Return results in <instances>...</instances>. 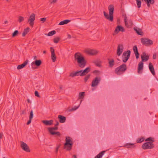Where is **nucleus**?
Instances as JSON below:
<instances>
[{
  "label": "nucleus",
  "mask_w": 158,
  "mask_h": 158,
  "mask_svg": "<svg viewBox=\"0 0 158 158\" xmlns=\"http://www.w3.org/2000/svg\"><path fill=\"white\" fill-rule=\"evenodd\" d=\"M75 60L77 61L78 66L81 68L85 67L86 61L84 56L80 52H77L74 54Z\"/></svg>",
  "instance_id": "f257e3e1"
},
{
  "label": "nucleus",
  "mask_w": 158,
  "mask_h": 158,
  "mask_svg": "<svg viewBox=\"0 0 158 158\" xmlns=\"http://www.w3.org/2000/svg\"><path fill=\"white\" fill-rule=\"evenodd\" d=\"M109 11V15L104 11L103 13L106 19L110 22H112L113 20V14L114 9V6L113 5L111 4L108 7Z\"/></svg>",
  "instance_id": "f03ea898"
},
{
  "label": "nucleus",
  "mask_w": 158,
  "mask_h": 158,
  "mask_svg": "<svg viewBox=\"0 0 158 158\" xmlns=\"http://www.w3.org/2000/svg\"><path fill=\"white\" fill-rule=\"evenodd\" d=\"M127 67L125 64H123L119 67L116 68L115 70V73L118 75L122 74L127 70Z\"/></svg>",
  "instance_id": "7ed1b4c3"
},
{
  "label": "nucleus",
  "mask_w": 158,
  "mask_h": 158,
  "mask_svg": "<svg viewBox=\"0 0 158 158\" xmlns=\"http://www.w3.org/2000/svg\"><path fill=\"white\" fill-rule=\"evenodd\" d=\"M73 143L69 137H66L65 143L64 144V148L67 151L70 150L72 147Z\"/></svg>",
  "instance_id": "20e7f679"
},
{
  "label": "nucleus",
  "mask_w": 158,
  "mask_h": 158,
  "mask_svg": "<svg viewBox=\"0 0 158 158\" xmlns=\"http://www.w3.org/2000/svg\"><path fill=\"white\" fill-rule=\"evenodd\" d=\"M140 40L141 43L143 45L147 46H149L152 45L153 44L152 40L146 38H141Z\"/></svg>",
  "instance_id": "39448f33"
},
{
  "label": "nucleus",
  "mask_w": 158,
  "mask_h": 158,
  "mask_svg": "<svg viewBox=\"0 0 158 158\" xmlns=\"http://www.w3.org/2000/svg\"><path fill=\"white\" fill-rule=\"evenodd\" d=\"M154 147V144L152 142L145 143L142 146V148L143 149H151L153 148Z\"/></svg>",
  "instance_id": "423d86ee"
},
{
  "label": "nucleus",
  "mask_w": 158,
  "mask_h": 158,
  "mask_svg": "<svg viewBox=\"0 0 158 158\" xmlns=\"http://www.w3.org/2000/svg\"><path fill=\"white\" fill-rule=\"evenodd\" d=\"M35 19V15L34 13H32L30 16L29 18L28 19V22L30 25L33 27L34 24V21Z\"/></svg>",
  "instance_id": "0eeeda50"
},
{
  "label": "nucleus",
  "mask_w": 158,
  "mask_h": 158,
  "mask_svg": "<svg viewBox=\"0 0 158 158\" xmlns=\"http://www.w3.org/2000/svg\"><path fill=\"white\" fill-rule=\"evenodd\" d=\"M101 78L100 77H96L93 81L92 83L91 86L94 87L97 86L100 83Z\"/></svg>",
  "instance_id": "6e6552de"
},
{
  "label": "nucleus",
  "mask_w": 158,
  "mask_h": 158,
  "mask_svg": "<svg viewBox=\"0 0 158 158\" xmlns=\"http://www.w3.org/2000/svg\"><path fill=\"white\" fill-rule=\"evenodd\" d=\"M42 64V61L40 60H36L33 61L31 64V65L32 66V69H35L36 67H35V65L37 66H39Z\"/></svg>",
  "instance_id": "1a4fd4ad"
},
{
  "label": "nucleus",
  "mask_w": 158,
  "mask_h": 158,
  "mask_svg": "<svg viewBox=\"0 0 158 158\" xmlns=\"http://www.w3.org/2000/svg\"><path fill=\"white\" fill-rule=\"evenodd\" d=\"M21 147L22 149L27 152H30V150L27 145L24 142L22 141L21 142Z\"/></svg>",
  "instance_id": "9d476101"
},
{
  "label": "nucleus",
  "mask_w": 158,
  "mask_h": 158,
  "mask_svg": "<svg viewBox=\"0 0 158 158\" xmlns=\"http://www.w3.org/2000/svg\"><path fill=\"white\" fill-rule=\"evenodd\" d=\"M85 52L90 55H95L98 53V52L96 50L91 49H86L85 50Z\"/></svg>",
  "instance_id": "9b49d317"
},
{
  "label": "nucleus",
  "mask_w": 158,
  "mask_h": 158,
  "mask_svg": "<svg viewBox=\"0 0 158 158\" xmlns=\"http://www.w3.org/2000/svg\"><path fill=\"white\" fill-rule=\"evenodd\" d=\"M123 47L122 44H119L118 45L117 54L118 56H120L123 51Z\"/></svg>",
  "instance_id": "f8f14e48"
},
{
  "label": "nucleus",
  "mask_w": 158,
  "mask_h": 158,
  "mask_svg": "<svg viewBox=\"0 0 158 158\" xmlns=\"http://www.w3.org/2000/svg\"><path fill=\"white\" fill-rule=\"evenodd\" d=\"M143 63L142 61H140L139 62L138 67V73H142V71L143 69Z\"/></svg>",
  "instance_id": "ddd939ff"
},
{
  "label": "nucleus",
  "mask_w": 158,
  "mask_h": 158,
  "mask_svg": "<svg viewBox=\"0 0 158 158\" xmlns=\"http://www.w3.org/2000/svg\"><path fill=\"white\" fill-rule=\"evenodd\" d=\"M50 51L51 52V58L52 61L54 62L56 60V57L54 49L52 47L50 48Z\"/></svg>",
  "instance_id": "4468645a"
},
{
  "label": "nucleus",
  "mask_w": 158,
  "mask_h": 158,
  "mask_svg": "<svg viewBox=\"0 0 158 158\" xmlns=\"http://www.w3.org/2000/svg\"><path fill=\"white\" fill-rule=\"evenodd\" d=\"M125 30L123 27L121 26H118L115 28L114 31L117 33H118L119 31L122 32L125 31Z\"/></svg>",
  "instance_id": "2eb2a0df"
},
{
  "label": "nucleus",
  "mask_w": 158,
  "mask_h": 158,
  "mask_svg": "<svg viewBox=\"0 0 158 158\" xmlns=\"http://www.w3.org/2000/svg\"><path fill=\"white\" fill-rule=\"evenodd\" d=\"M127 52H128V55H127L126 57H123L122 56V59L124 63L126 62L127 61L129 58L131 54V51L129 50H127Z\"/></svg>",
  "instance_id": "dca6fc26"
},
{
  "label": "nucleus",
  "mask_w": 158,
  "mask_h": 158,
  "mask_svg": "<svg viewBox=\"0 0 158 158\" xmlns=\"http://www.w3.org/2000/svg\"><path fill=\"white\" fill-rule=\"evenodd\" d=\"M28 60H27L22 64L18 65L17 67V69H19L23 68L26 65H27L28 63Z\"/></svg>",
  "instance_id": "f3484780"
},
{
  "label": "nucleus",
  "mask_w": 158,
  "mask_h": 158,
  "mask_svg": "<svg viewBox=\"0 0 158 158\" xmlns=\"http://www.w3.org/2000/svg\"><path fill=\"white\" fill-rule=\"evenodd\" d=\"M141 58L142 59L141 61H146L148 60L149 59V56H147L145 52L143 53V55L141 56Z\"/></svg>",
  "instance_id": "a211bd4d"
},
{
  "label": "nucleus",
  "mask_w": 158,
  "mask_h": 158,
  "mask_svg": "<svg viewBox=\"0 0 158 158\" xmlns=\"http://www.w3.org/2000/svg\"><path fill=\"white\" fill-rule=\"evenodd\" d=\"M149 68L152 73L154 76L155 74L154 69L152 63H150L149 64Z\"/></svg>",
  "instance_id": "6ab92c4d"
},
{
  "label": "nucleus",
  "mask_w": 158,
  "mask_h": 158,
  "mask_svg": "<svg viewBox=\"0 0 158 158\" xmlns=\"http://www.w3.org/2000/svg\"><path fill=\"white\" fill-rule=\"evenodd\" d=\"M90 71V68L87 67L84 70H82V73L81 74V76H83L86 75Z\"/></svg>",
  "instance_id": "aec40b11"
},
{
  "label": "nucleus",
  "mask_w": 158,
  "mask_h": 158,
  "mask_svg": "<svg viewBox=\"0 0 158 158\" xmlns=\"http://www.w3.org/2000/svg\"><path fill=\"white\" fill-rule=\"evenodd\" d=\"M85 92H81L79 93V98L77 99V100L79 99H83L84 98L85 96ZM82 100H81L80 102V105L81 103L82 102Z\"/></svg>",
  "instance_id": "412c9836"
},
{
  "label": "nucleus",
  "mask_w": 158,
  "mask_h": 158,
  "mask_svg": "<svg viewBox=\"0 0 158 158\" xmlns=\"http://www.w3.org/2000/svg\"><path fill=\"white\" fill-rule=\"evenodd\" d=\"M58 118L60 122L61 123H64L66 119L65 117L60 115H58Z\"/></svg>",
  "instance_id": "4be33fe9"
},
{
  "label": "nucleus",
  "mask_w": 158,
  "mask_h": 158,
  "mask_svg": "<svg viewBox=\"0 0 158 158\" xmlns=\"http://www.w3.org/2000/svg\"><path fill=\"white\" fill-rule=\"evenodd\" d=\"M134 29L138 35H143V32L141 29L136 27H134Z\"/></svg>",
  "instance_id": "5701e85b"
},
{
  "label": "nucleus",
  "mask_w": 158,
  "mask_h": 158,
  "mask_svg": "<svg viewBox=\"0 0 158 158\" xmlns=\"http://www.w3.org/2000/svg\"><path fill=\"white\" fill-rule=\"evenodd\" d=\"M42 123L46 125H51L53 124V120H43Z\"/></svg>",
  "instance_id": "b1692460"
},
{
  "label": "nucleus",
  "mask_w": 158,
  "mask_h": 158,
  "mask_svg": "<svg viewBox=\"0 0 158 158\" xmlns=\"http://www.w3.org/2000/svg\"><path fill=\"white\" fill-rule=\"evenodd\" d=\"M58 127L56 126L55 127H54L48 128V130L51 134L52 133L51 132H55L54 131V130H58Z\"/></svg>",
  "instance_id": "393cba45"
},
{
  "label": "nucleus",
  "mask_w": 158,
  "mask_h": 158,
  "mask_svg": "<svg viewBox=\"0 0 158 158\" xmlns=\"http://www.w3.org/2000/svg\"><path fill=\"white\" fill-rule=\"evenodd\" d=\"M30 28L29 27H27L26 29H24L23 32L22 34V36L23 37L25 36L27 34L29 31Z\"/></svg>",
  "instance_id": "a878e982"
},
{
  "label": "nucleus",
  "mask_w": 158,
  "mask_h": 158,
  "mask_svg": "<svg viewBox=\"0 0 158 158\" xmlns=\"http://www.w3.org/2000/svg\"><path fill=\"white\" fill-rule=\"evenodd\" d=\"M70 22V20L68 19H66L64 20L63 21L60 22L59 23V25H63L64 24H67L68 23Z\"/></svg>",
  "instance_id": "bb28decb"
},
{
  "label": "nucleus",
  "mask_w": 158,
  "mask_h": 158,
  "mask_svg": "<svg viewBox=\"0 0 158 158\" xmlns=\"http://www.w3.org/2000/svg\"><path fill=\"white\" fill-rule=\"evenodd\" d=\"M105 152V151H104L101 152L95 156L94 158H102Z\"/></svg>",
  "instance_id": "cd10ccee"
},
{
  "label": "nucleus",
  "mask_w": 158,
  "mask_h": 158,
  "mask_svg": "<svg viewBox=\"0 0 158 158\" xmlns=\"http://www.w3.org/2000/svg\"><path fill=\"white\" fill-rule=\"evenodd\" d=\"M109 64L110 67H112L114 65V60L112 59L111 60H109Z\"/></svg>",
  "instance_id": "c85d7f7f"
},
{
  "label": "nucleus",
  "mask_w": 158,
  "mask_h": 158,
  "mask_svg": "<svg viewBox=\"0 0 158 158\" xmlns=\"http://www.w3.org/2000/svg\"><path fill=\"white\" fill-rule=\"evenodd\" d=\"M144 140V139L143 137H142L136 140V142L137 143H141L143 142Z\"/></svg>",
  "instance_id": "c756f323"
},
{
  "label": "nucleus",
  "mask_w": 158,
  "mask_h": 158,
  "mask_svg": "<svg viewBox=\"0 0 158 158\" xmlns=\"http://www.w3.org/2000/svg\"><path fill=\"white\" fill-rule=\"evenodd\" d=\"M60 40V38L59 37H56L54 38L53 41L55 43H58L59 40Z\"/></svg>",
  "instance_id": "7c9ffc66"
},
{
  "label": "nucleus",
  "mask_w": 158,
  "mask_h": 158,
  "mask_svg": "<svg viewBox=\"0 0 158 158\" xmlns=\"http://www.w3.org/2000/svg\"><path fill=\"white\" fill-rule=\"evenodd\" d=\"M56 33V32L55 31H51L50 32H49L48 34V36H51L53 35H54Z\"/></svg>",
  "instance_id": "2f4dec72"
},
{
  "label": "nucleus",
  "mask_w": 158,
  "mask_h": 158,
  "mask_svg": "<svg viewBox=\"0 0 158 158\" xmlns=\"http://www.w3.org/2000/svg\"><path fill=\"white\" fill-rule=\"evenodd\" d=\"M136 1L137 4L138 8H139L141 7V2L139 0H135Z\"/></svg>",
  "instance_id": "473e14b6"
},
{
  "label": "nucleus",
  "mask_w": 158,
  "mask_h": 158,
  "mask_svg": "<svg viewBox=\"0 0 158 158\" xmlns=\"http://www.w3.org/2000/svg\"><path fill=\"white\" fill-rule=\"evenodd\" d=\"M51 135H56L58 136H60V132L57 131V132H51Z\"/></svg>",
  "instance_id": "72a5a7b5"
},
{
  "label": "nucleus",
  "mask_w": 158,
  "mask_h": 158,
  "mask_svg": "<svg viewBox=\"0 0 158 158\" xmlns=\"http://www.w3.org/2000/svg\"><path fill=\"white\" fill-rule=\"evenodd\" d=\"M145 141H149L150 142H152V143H153L154 141V140H153V139L152 138L150 137L146 139Z\"/></svg>",
  "instance_id": "f704fd0d"
},
{
  "label": "nucleus",
  "mask_w": 158,
  "mask_h": 158,
  "mask_svg": "<svg viewBox=\"0 0 158 158\" xmlns=\"http://www.w3.org/2000/svg\"><path fill=\"white\" fill-rule=\"evenodd\" d=\"M24 20V18L22 16H19V17L18 21L19 23H21Z\"/></svg>",
  "instance_id": "c9c22d12"
},
{
  "label": "nucleus",
  "mask_w": 158,
  "mask_h": 158,
  "mask_svg": "<svg viewBox=\"0 0 158 158\" xmlns=\"http://www.w3.org/2000/svg\"><path fill=\"white\" fill-rule=\"evenodd\" d=\"M80 105L79 104V106H75L73 108L71 109H69V111H72L76 110L78 108V107H79V106H80Z\"/></svg>",
  "instance_id": "e433bc0d"
},
{
  "label": "nucleus",
  "mask_w": 158,
  "mask_h": 158,
  "mask_svg": "<svg viewBox=\"0 0 158 158\" xmlns=\"http://www.w3.org/2000/svg\"><path fill=\"white\" fill-rule=\"evenodd\" d=\"M19 32L17 30H15L14 31V32L13 33L12 35V36L13 37H14L16 36L17 34H18Z\"/></svg>",
  "instance_id": "4c0bfd02"
},
{
  "label": "nucleus",
  "mask_w": 158,
  "mask_h": 158,
  "mask_svg": "<svg viewBox=\"0 0 158 158\" xmlns=\"http://www.w3.org/2000/svg\"><path fill=\"white\" fill-rule=\"evenodd\" d=\"M33 116V111L32 110H31L30 113V115L29 116V118L30 119H32Z\"/></svg>",
  "instance_id": "58836bf2"
},
{
  "label": "nucleus",
  "mask_w": 158,
  "mask_h": 158,
  "mask_svg": "<svg viewBox=\"0 0 158 158\" xmlns=\"http://www.w3.org/2000/svg\"><path fill=\"white\" fill-rule=\"evenodd\" d=\"M82 70H81L80 71H77L75 72L77 76L80 75L81 76V74L82 73Z\"/></svg>",
  "instance_id": "ea45409f"
},
{
  "label": "nucleus",
  "mask_w": 158,
  "mask_h": 158,
  "mask_svg": "<svg viewBox=\"0 0 158 158\" xmlns=\"http://www.w3.org/2000/svg\"><path fill=\"white\" fill-rule=\"evenodd\" d=\"M133 50L134 53L138 52V49L136 46H134L133 47Z\"/></svg>",
  "instance_id": "a19ab883"
},
{
  "label": "nucleus",
  "mask_w": 158,
  "mask_h": 158,
  "mask_svg": "<svg viewBox=\"0 0 158 158\" xmlns=\"http://www.w3.org/2000/svg\"><path fill=\"white\" fill-rule=\"evenodd\" d=\"M90 75L89 74L87 75L84 78V81L85 82H86L87 80L89 79V78L90 77Z\"/></svg>",
  "instance_id": "79ce46f5"
},
{
  "label": "nucleus",
  "mask_w": 158,
  "mask_h": 158,
  "mask_svg": "<svg viewBox=\"0 0 158 158\" xmlns=\"http://www.w3.org/2000/svg\"><path fill=\"white\" fill-rule=\"evenodd\" d=\"M76 76H77L75 72V73L72 72L70 73V74L69 75V76L71 77H74Z\"/></svg>",
  "instance_id": "37998d69"
},
{
  "label": "nucleus",
  "mask_w": 158,
  "mask_h": 158,
  "mask_svg": "<svg viewBox=\"0 0 158 158\" xmlns=\"http://www.w3.org/2000/svg\"><path fill=\"white\" fill-rule=\"evenodd\" d=\"M128 52H127V51H125L123 53L122 56L123 57H126L127 55H128Z\"/></svg>",
  "instance_id": "c03bdc74"
},
{
  "label": "nucleus",
  "mask_w": 158,
  "mask_h": 158,
  "mask_svg": "<svg viewBox=\"0 0 158 158\" xmlns=\"http://www.w3.org/2000/svg\"><path fill=\"white\" fill-rule=\"evenodd\" d=\"M127 16H125L124 17V22H125V24L126 26H127L128 25V23L127 22Z\"/></svg>",
  "instance_id": "a18cd8bd"
},
{
  "label": "nucleus",
  "mask_w": 158,
  "mask_h": 158,
  "mask_svg": "<svg viewBox=\"0 0 158 158\" xmlns=\"http://www.w3.org/2000/svg\"><path fill=\"white\" fill-rule=\"evenodd\" d=\"M136 58L137 59H138L139 58V53L138 52L134 53Z\"/></svg>",
  "instance_id": "49530a36"
},
{
  "label": "nucleus",
  "mask_w": 158,
  "mask_h": 158,
  "mask_svg": "<svg viewBox=\"0 0 158 158\" xmlns=\"http://www.w3.org/2000/svg\"><path fill=\"white\" fill-rule=\"evenodd\" d=\"M35 96L38 97H40V96L39 94V93L37 91H35Z\"/></svg>",
  "instance_id": "de8ad7c7"
},
{
  "label": "nucleus",
  "mask_w": 158,
  "mask_h": 158,
  "mask_svg": "<svg viewBox=\"0 0 158 158\" xmlns=\"http://www.w3.org/2000/svg\"><path fill=\"white\" fill-rule=\"evenodd\" d=\"M46 18H43L40 19V20L41 21H43V23H44L46 21Z\"/></svg>",
  "instance_id": "09e8293b"
},
{
  "label": "nucleus",
  "mask_w": 158,
  "mask_h": 158,
  "mask_svg": "<svg viewBox=\"0 0 158 158\" xmlns=\"http://www.w3.org/2000/svg\"><path fill=\"white\" fill-rule=\"evenodd\" d=\"M133 145H134L133 143H127L126 144V146L127 147V148H130V146Z\"/></svg>",
  "instance_id": "8fccbe9b"
},
{
  "label": "nucleus",
  "mask_w": 158,
  "mask_h": 158,
  "mask_svg": "<svg viewBox=\"0 0 158 158\" xmlns=\"http://www.w3.org/2000/svg\"><path fill=\"white\" fill-rule=\"evenodd\" d=\"M31 120H32V119H30L29 118V120L28 121L27 123V125L31 123Z\"/></svg>",
  "instance_id": "3c124183"
},
{
  "label": "nucleus",
  "mask_w": 158,
  "mask_h": 158,
  "mask_svg": "<svg viewBox=\"0 0 158 158\" xmlns=\"http://www.w3.org/2000/svg\"><path fill=\"white\" fill-rule=\"evenodd\" d=\"M156 58V53L154 54L153 55V59H155Z\"/></svg>",
  "instance_id": "603ef678"
},
{
  "label": "nucleus",
  "mask_w": 158,
  "mask_h": 158,
  "mask_svg": "<svg viewBox=\"0 0 158 158\" xmlns=\"http://www.w3.org/2000/svg\"><path fill=\"white\" fill-rule=\"evenodd\" d=\"M56 0H52V1L51 2V4L55 3L56 2Z\"/></svg>",
  "instance_id": "864d4df0"
},
{
  "label": "nucleus",
  "mask_w": 158,
  "mask_h": 158,
  "mask_svg": "<svg viewBox=\"0 0 158 158\" xmlns=\"http://www.w3.org/2000/svg\"><path fill=\"white\" fill-rule=\"evenodd\" d=\"M149 2L151 4H153L154 3V0H149Z\"/></svg>",
  "instance_id": "5fc2aeb1"
},
{
  "label": "nucleus",
  "mask_w": 158,
  "mask_h": 158,
  "mask_svg": "<svg viewBox=\"0 0 158 158\" xmlns=\"http://www.w3.org/2000/svg\"><path fill=\"white\" fill-rule=\"evenodd\" d=\"M21 114H26V111H25V110H23L21 113Z\"/></svg>",
  "instance_id": "6e6d98bb"
},
{
  "label": "nucleus",
  "mask_w": 158,
  "mask_h": 158,
  "mask_svg": "<svg viewBox=\"0 0 158 158\" xmlns=\"http://www.w3.org/2000/svg\"><path fill=\"white\" fill-rule=\"evenodd\" d=\"M93 73H99V71L98 70H94L93 72Z\"/></svg>",
  "instance_id": "4d7b16f0"
},
{
  "label": "nucleus",
  "mask_w": 158,
  "mask_h": 158,
  "mask_svg": "<svg viewBox=\"0 0 158 158\" xmlns=\"http://www.w3.org/2000/svg\"><path fill=\"white\" fill-rule=\"evenodd\" d=\"M3 135V133L2 132H1L0 134V138L1 139H2V136Z\"/></svg>",
  "instance_id": "13d9d810"
},
{
  "label": "nucleus",
  "mask_w": 158,
  "mask_h": 158,
  "mask_svg": "<svg viewBox=\"0 0 158 158\" xmlns=\"http://www.w3.org/2000/svg\"><path fill=\"white\" fill-rule=\"evenodd\" d=\"M146 2L147 3L148 6L149 7L150 6V2H149V1H147Z\"/></svg>",
  "instance_id": "bf43d9fd"
},
{
  "label": "nucleus",
  "mask_w": 158,
  "mask_h": 158,
  "mask_svg": "<svg viewBox=\"0 0 158 158\" xmlns=\"http://www.w3.org/2000/svg\"><path fill=\"white\" fill-rule=\"evenodd\" d=\"M96 65H97V66H98V67H100V64L99 63H96Z\"/></svg>",
  "instance_id": "052dcab7"
},
{
  "label": "nucleus",
  "mask_w": 158,
  "mask_h": 158,
  "mask_svg": "<svg viewBox=\"0 0 158 158\" xmlns=\"http://www.w3.org/2000/svg\"><path fill=\"white\" fill-rule=\"evenodd\" d=\"M59 124V123L57 121H56V124L55 125V126H57Z\"/></svg>",
  "instance_id": "680f3d73"
},
{
  "label": "nucleus",
  "mask_w": 158,
  "mask_h": 158,
  "mask_svg": "<svg viewBox=\"0 0 158 158\" xmlns=\"http://www.w3.org/2000/svg\"><path fill=\"white\" fill-rule=\"evenodd\" d=\"M27 102L28 103H31V101L29 99H27Z\"/></svg>",
  "instance_id": "e2e57ef3"
},
{
  "label": "nucleus",
  "mask_w": 158,
  "mask_h": 158,
  "mask_svg": "<svg viewBox=\"0 0 158 158\" xmlns=\"http://www.w3.org/2000/svg\"><path fill=\"white\" fill-rule=\"evenodd\" d=\"M59 148V146L58 147H57L56 149V153L57 152L58 149Z\"/></svg>",
  "instance_id": "0e129e2a"
},
{
  "label": "nucleus",
  "mask_w": 158,
  "mask_h": 158,
  "mask_svg": "<svg viewBox=\"0 0 158 158\" xmlns=\"http://www.w3.org/2000/svg\"><path fill=\"white\" fill-rule=\"evenodd\" d=\"M68 38H69V39L71 38V35H69V34L68 35Z\"/></svg>",
  "instance_id": "69168bd1"
},
{
  "label": "nucleus",
  "mask_w": 158,
  "mask_h": 158,
  "mask_svg": "<svg viewBox=\"0 0 158 158\" xmlns=\"http://www.w3.org/2000/svg\"><path fill=\"white\" fill-rule=\"evenodd\" d=\"M8 23V21H6L4 22V23L5 24H6Z\"/></svg>",
  "instance_id": "338daca9"
},
{
  "label": "nucleus",
  "mask_w": 158,
  "mask_h": 158,
  "mask_svg": "<svg viewBox=\"0 0 158 158\" xmlns=\"http://www.w3.org/2000/svg\"><path fill=\"white\" fill-rule=\"evenodd\" d=\"M73 156L74 157V158H77L76 155H73Z\"/></svg>",
  "instance_id": "774afa93"
}]
</instances>
